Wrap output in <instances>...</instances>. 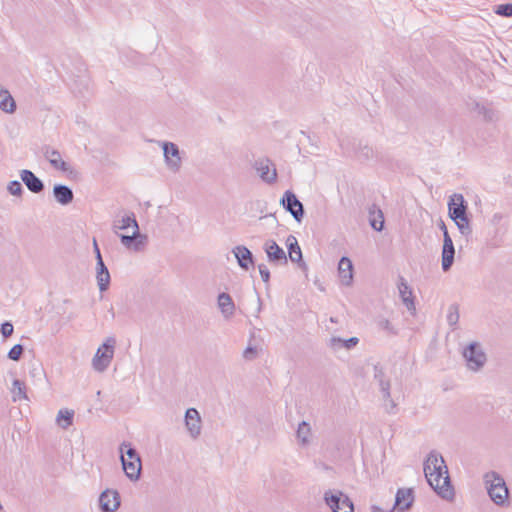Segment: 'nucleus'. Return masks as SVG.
<instances>
[{"label": "nucleus", "mask_w": 512, "mask_h": 512, "mask_svg": "<svg viewBox=\"0 0 512 512\" xmlns=\"http://www.w3.org/2000/svg\"><path fill=\"white\" fill-rule=\"evenodd\" d=\"M0 109L6 113L16 110V103L10 92L0 84Z\"/></svg>", "instance_id": "obj_24"}, {"label": "nucleus", "mask_w": 512, "mask_h": 512, "mask_svg": "<svg viewBox=\"0 0 512 512\" xmlns=\"http://www.w3.org/2000/svg\"><path fill=\"white\" fill-rule=\"evenodd\" d=\"M12 394L13 401H17L20 399H26V386L25 383L19 379H15L12 383Z\"/></svg>", "instance_id": "obj_32"}, {"label": "nucleus", "mask_w": 512, "mask_h": 512, "mask_svg": "<svg viewBox=\"0 0 512 512\" xmlns=\"http://www.w3.org/2000/svg\"><path fill=\"white\" fill-rule=\"evenodd\" d=\"M439 227L443 231V235H445V231H448V230H447V227H446V225H445V223L443 221H441Z\"/></svg>", "instance_id": "obj_51"}, {"label": "nucleus", "mask_w": 512, "mask_h": 512, "mask_svg": "<svg viewBox=\"0 0 512 512\" xmlns=\"http://www.w3.org/2000/svg\"><path fill=\"white\" fill-rule=\"evenodd\" d=\"M116 340L114 337H108L105 342L97 349L93 358V368L98 372L105 371L114 356Z\"/></svg>", "instance_id": "obj_6"}, {"label": "nucleus", "mask_w": 512, "mask_h": 512, "mask_svg": "<svg viewBox=\"0 0 512 512\" xmlns=\"http://www.w3.org/2000/svg\"><path fill=\"white\" fill-rule=\"evenodd\" d=\"M96 280L101 292H104L109 288L111 277L105 263L96 264Z\"/></svg>", "instance_id": "obj_23"}, {"label": "nucleus", "mask_w": 512, "mask_h": 512, "mask_svg": "<svg viewBox=\"0 0 512 512\" xmlns=\"http://www.w3.org/2000/svg\"><path fill=\"white\" fill-rule=\"evenodd\" d=\"M120 461L125 475L131 481L138 480L142 468L141 460L126 459L124 455H120Z\"/></svg>", "instance_id": "obj_17"}, {"label": "nucleus", "mask_w": 512, "mask_h": 512, "mask_svg": "<svg viewBox=\"0 0 512 512\" xmlns=\"http://www.w3.org/2000/svg\"><path fill=\"white\" fill-rule=\"evenodd\" d=\"M89 76L86 65L79 61L75 66V72H71L69 88L75 95H84L89 88Z\"/></svg>", "instance_id": "obj_7"}, {"label": "nucleus", "mask_w": 512, "mask_h": 512, "mask_svg": "<svg viewBox=\"0 0 512 512\" xmlns=\"http://www.w3.org/2000/svg\"><path fill=\"white\" fill-rule=\"evenodd\" d=\"M161 147L163 149L164 161L168 169L172 172H178L182 164L178 146L173 142L164 141L161 143Z\"/></svg>", "instance_id": "obj_10"}, {"label": "nucleus", "mask_w": 512, "mask_h": 512, "mask_svg": "<svg viewBox=\"0 0 512 512\" xmlns=\"http://www.w3.org/2000/svg\"><path fill=\"white\" fill-rule=\"evenodd\" d=\"M359 153L365 158V159H368L372 156L373 154V151H372V148L368 147V146H364L362 148H360L359 150Z\"/></svg>", "instance_id": "obj_44"}, {"label": "nucleus", "mask_w": 512, "mask_h": 512, "mask_svg": "<svg viewBox=\"0 0 512 512\" xmlns=\"http://www.w3.org/2000/svg\"><path fill=\"white\" fill-rule=\"evenodd\" d=\"M338 275L343 285L349 286L353 281V264L352 261L343 256L338 263Z\"/></svg>", "instance_id": "obj_19"}, {"label": "nucleus", "mask_w": 512, "mask_h": 512, "mask_svg": "<svg viewBox=\"0 0 512 512\" xmlns=\"http://www.w3.org/2000/svg\"><path fill=\"white\" fill-rule=\"evenodd\" d=\"M369 222L371 227L380 232L383 230L384 227V215L381 209L377 208L375 205H373L369 209Z\"/></svg>", "instance_id": "obj_26"}, {"label": "nucleus", "mask_w": 512, "mask_h": 512, "mask_svg": "<svg viewBox=\"0 0 512 512\" xmlns=\"http://www.w3.org/2000/svg\"><path fill=\"white\" fill-rule=\"evenodd\" d=\"M258 270L263 282L268 283L270 280V271L265 264H259Z\"/></svg>", "instance_id": "obj_41"}, {"label": "nucleus", "mask_w": 512, "mask_h": 512, "mask_svg": "<svg viewBox=\"0 0 512 512\" xmlns=\"http://www.w3.org/2000/svg\"><path fill=\"white\" fill-rule=\"evenodd\" d=\"M7 190L13 196H21L23 193L22 184L18 180L10 181Z\"/></svg>", "instance_id": "obj_36"}, {"label": "nucleus", "mask_w": 512, "mask_h": 512, "mask_svg": "<svg viewBox=\"0 0 512 512\" xmlns=\"http://www.w3.org/2000/svg\"><path fill=\"white\" fill-rule=\"evenodd\" d=\"M323 500L332 512L354 511L351 499L340 490L329 489L325 491Z\"/></svg>", "instance_id": "obj_5"}, {"label": "nucleus", "mask_w": 512, "mask_h": 512, "mask_svg": "<svg viewBox=\"0 0 512 512\" xmlns=\"http://www.w3.org/2000/svg\"><path fill=\"white\" fill-rule=\"evenodd\" d=\"M359 343V339L357 337H350L348 339H342L340 337H332L329 340V347L337 351L341 348H345L347 350H350L354 348Z\"/></svg>", "instance_id": "obj_25"}, {"label": "nucleus", "mask_w": 512, "mask_h": 512, "mask_svg": "<svg viewBox=\"0 0 512 512\" xmlns=\"http://www.w3.org/2000/svg\"><path fill=\"white\" fill-rule=\"evenodd\" d=\"M73 200V191L71 188L66 186V204L70 203Z\"/></svg>", "instance_id": "obj_49"}, {"label": "nucleus", "mask_w": 512, "mask_h": 512, "mask_svg": "<svg viewBox=\"0 0 512 512\" xmlns=\"http://www.w3.org/2000/svg\"><path fill=\"white\" fill-rule=\"evenodd\" d=\"M64 421V409H60L58 411V414H57V417H56V422L57 424L60 426V427H64V425L62 424Z\"/></svg>", "instance_id": "obj_47"}, {"label": "nucleus", "mask_w": 512, "mask_h": 512, "mask_svg": "<svg viewBox=\"0 0 512 512\" xmlns=\"http://www.w3.org/2000/svg\"><path fill=\"white\" fill-rule=\"evenodd\" d=\"M23 351H24V347L23 345L21 344H16L14 345L8 352L7 354V357L10 359V360H13V361H18L20 360L22 354H23Z\"/></svg>", "instance_id": "obj_34"}, {"label": "nucleus", "mask_w": 512, "mask_h": 512, "mask_svg": "<svg viewBox=\"0 0 512 512\" xmlns=\"http://www.w3.org/2000/svg\"><path fill=\"white\" fill-rule=\"evenodd\" d=\"M100 508L103 512H114L120 505L119 493L116 490H105L99 497Z\"/></svg>", "instance_id": "obj_13"}, {"label": "nucleus", "mask_w": 512, "mask_h": 512, "mask_svg": "<svg viewBox=\"0 0 512 512\" xmlns=\"http://www.w3.org/2000/svg\"><path fill=\"white\" fill-rule=\"evenodd\" d=\"M487 493L493 503L500 507L509 504V490L503 477L495 471L486 473L483 477Z\"/></svg>", "instance_id": "obj_3"}, {"label": "nucleus", "mask_w": 512, "mask_h": 512, "mask_svg": "<svg viewBox=\"0 0 512 512\" xmlns=\"http://www.w3.org/2000/svg\"><path fill=\"white\" fill-rule=\"evenodd\" d=\"M340 146L342 147V149H345V148H344V143H343V142H341V143H340Z\"/></svg>", "instance_id": "obj_53"}, {"label": "nucleus", "mask_w": 512, "mask_h": 512, "mask_svg": "<svg viewBox=\"0 0 512 512\" xmlns=\"http://www.w3.org/2000/svg\"><path fill=\"white\" fill-rule=\"evenodd\" d=\"M94 251H95V254H96V255H98V252H100V249H99V247H98V245H97L96 240H94Z\"/></svg>", "instance_id": "obj_52"}, {"label": "nucleus", "mask_w": 512, "mask_h": 512, "mask_svg": "<svg viewBox=\"0 0 512 512\" xmlns=\"http://www.w3.org/2000/svg\"><path fill=\"white\" fill-rule=\"evenodd\" d=\"M74 411L66 409V428L73 423Z\"/></svg>", "instance_id": "obj_46"}, {"label": "nucleus", "mask_w": 512, "mask_h": 512, "mask_svg": "<svg viewBox=\"0 0 512 512\" xmlns=\"http://www.w3.org/2000/svg\"><path fill=\"white\" fill-rule=\"evenodd\" d=\"M455 248L454 246L442 248L441 265L444 272L450 270L454 263Z\"/></svg>", "instance_id": "obj_30"}, {"label": "nucleus", "mask_w": 512, "mask_h": 512, "mask_svg": "<svg viewBox=\"0 0 512 512\" xmlns=\"http://www.w3.org/2000/svg\"><path fill=\"white\" fill-rule=\"evenodd\" d=\"M44 155L55 169L64 171V160L62 159V155L59 151L47 148Z\"/></svg>", "instance_id": "obj_28"}, {"label": "nucleus", "mask_w": 512, "mask_h": 512, "mask_svg": "<svg viewBox=\"0 0 512 512\" xmlns=\"http://www.w3.org/2000/svg\"><path fill=\"white\" fill-rule=\"evenodd\" d=\"M459 321V312L457 306H450L448 315H447V322L450 326H455Z\"/></svg>", "instance_id": "obj_37"}, {"label": "nucleus", "mask_w": 512, "mask_h": 512, "mask_svg": "<svg viewBox=\"0 0 512 512\" xmlns=\"http://www.w3.org/2000/svg\"><path fill=\"white\" fill-rule=\"evenodd\" d=\"M286 245L290 260L297 263L302 270H307V264L303 261L302 251L296 237L289 235L286 240Z\"/></svg>", "instance_id": "obj_16"}, {"label": "nucleus", "mask_w": 512, "mask_h": 512, "mask_svg": "<svg viewBox=\"0 0 512 512\" xmlns=\"http://www.w3.org/2000/svg\"><path fill=\"white\" fill-rule=\"evenodd\" d=\"M494 11L499 16L512 17V3L500 4Z\"/></svg>", "instance_id": "obj_35"}, {"label": "nucleus", "mask_w": 512, "mask_h": 512, "mask_svg": "<svg viewBox=\"0 0 512 512\" xmlns=\"http://www.w3.org/2000/svg\"><path fill=\"white\" fill-rule=\"evenodd\" d=\"M264 250L270 262L275 264H287L285 251L274 240L266 241Z\"/></svg>", "instance_id": "obj_14"}, {"label": "nucleus", "mask_w": 512, "mask_h": 512, "mask_svg": "<svg viewBox=\"0 0 512 512\" xmlns=\"http://www.w3.org/2000/svg\"><path fill=\"white\" fill-rule=\"evenodd\" d=\"M103 263H104V261H103L101 252H98V255H96V264H103Z\"/></svg>", "instance_id": "obj_50"}, {"label": "nucleus", "mask_w": 512, "mask_h": 512, "mask_svg": "<svg viewBox=\"0 0 512 512\" xmlns=\"http://www.w3.org/2000/svg\"><path fill=\"white\" fill-rule=\"evenodd\" d=\"M120 240H121V243L127 248H129L131 246L133 241H137V243L135 244V250H138V246L144 244V242L146 240V236L142 235L139 230H134L132 235L122 234L120 236Z\"/></svg>", "instance_id": "obj_27"}, {"label": "nucleus", "mask_w": 512, "mask_h": 512, "mask_svg": "<svg viewBox=\"0 0 512 512\" xmlns=\"http://www.w3.org/2000/svg\"><path fill=\"white\" fill-rule=\"evenodd\" d=\"M311 434V427L308 422L302 421L299 423L296 436L301 445L306 446L309 444V437Z\"/></svg>", "instance_id": "obj_31"}, {"label": "nucleus", "mask_w": 512, "mask_h": 512, "mask_svg": "<svg viewBox=\"0 0 512 512\" xmlns=\"http://www.w3.org/2000/svg\"><path fill=\"white\" fill-rule=\"evenodd\" d=\"M129 227H133L134 230H139V225L134 213L123 216L121 220L114 222L113 225L115 230H125Z\"/></svg>", "instance_id": "obj_29"}, {"label": "nucleus", "mask_w": 512, "mask_h": 512, "mask_svg": "<svg viewBox=\"0 0 512 512\" xmlns=\"http://www.w3.org/2000/svg\"><path fill=\"white\" fill-rule=\"evenodd\" d=\"M424 473L430 487L443 499L454 496V490L448 475V468L442 455L432 450L424 462Z\"/></svg>", "instance_id": "obj_1"}, {"label": "nucleus", "mask_w": 512, "mask_h": 512, "mask_svg": "<svg viewBox=\"0 0 512 512\" xmlns=\"http://www.w3.org/2000/svg\"><path fill=\"white\" fill-rule=\"evenodd\" d=\"M454 246L452 238L450 237L448 231H445V235H443V246L442 248H447Z\"/></svg>", "instance_id": "obj_43"}, {"label": "nucleus", "mask_w": 512, "mask_h": 512, "mask_svg": "<svg viewBox=\"0 0 512 512\" xmlns=\"http://www.w3.org/2000/svg\"><path fill=\"white\" fill-rule=\"evenodd\" d=\"M413 500L414 496L412 489H398L395 496V507L400 511H405L411 507Z\"/></svg>", "instance_id": "obj_21"}, {"label": "nucleus", "mask_w": 512, "mask_h": 512, "mask_svg": "<svg viewBox=\"0 0 512 512\" xmlns=\"http://www.w3.org/2000/svg\"><path fill=\"white\" fill-rule=\"evenodd\" d=\"M257 356V350L255 347L253 346H248L244 352H243V357L246 359V360H253L255 359Z\"/></svg>", "instance_id": "obj_42"}, {"label": "nucleus", "mask_w": 512, "mask_h": 512, "mask_svg": "<svg viewBox=\"0 0 512 512\" xmlns=\"http://www.w3.org/2000/svg\"><path fill=\"white\" fill-rule=\"evenodd\" d=\"M462 355L466 361L467 368L473 372L480 371L487 361L486 353L478 342H472L467 345L463 349Z\"/></svg>", "instance_id": "obj_4"}, {"label": "nucleus", "mask_w": 512, "mask_h": 512, "mask_svg": "<svg viewBox=\"0 0 512 512\" xmlns=\"http://www.w3.org/2000/svg\"><path fill=\"white\" fill-rule=\"evenodd\" d=\"M56 200L64 205V184H56L53 189Z\"/></svg>", "instance_id": "obj_40"}, {"label": "nucleus", "mask_w": 512, "mask_h": 512, "mask_svg": "<svg viewBox=\"0 0 512 512\" xmlns=\"http://www.w3.org/2000/svg\"><path fill=\"white\" fill-rule=\"evenodd\" d=\"M280 203L283 208L293 216L295 221L299 223L302 221L304 216V207L295 193L290 190L285 191Z\"/></svg>", "instance_id": "obj_9"}, {"label": "nucleus", "mask_w": 512, "mask_h": 512, "mask_svg": "<svg viewBox=\"0 0 512 512\" xmlns=\"http://www.w3.org/2000/svg\"><path fill=\"white\" fill-rule=\"evenodd\" d=\"M377 326L380 330H383L387 333L394 334L395 330L390 321L386 318H379L377 320Z\"/></svg>", "instance_id": "obj_38"}, {"label": "nucleus", "mask_w": 512, "mask_h": 512, "mask_svg": "<svg viewBox=\"0 0 512 512\" xmlns=\"http://www.w3.org/2000/svg\"><path fill=\"white\" fill-rule=\"evenodd\" d=\"M374 380L377 382L382 398L385 402V408L389 413H393L396 408V403L391 398L390 393V379L387 377L383 368L380 365H374Z\"/></svg>", "instance_id": "obj_8"}, {"label": "nucleus", "mask_w": 512, "mask_h": 512, "mask_svg": "<svg viewBox=\"0 0 512 512\" xmlns=\"http://www.w3.org/2000/svg\"><path fill=\"white\" fill-rule=\"evenodd\" d=\"M479 112L482 113L485 119L488 121H492L494 118V113L485 107H482V109Z\"/></svg>", "instance_id": "obj_45"}, {"label": "nucleus", "mask_w": 512, "mask_h": 512, "mask_svg": "<svg viewBox=\"0 0 512 512\" xmlns=\"http://www.w3.org/2000/svg\"><path fill=\"white\" fill-rule=\"evenodd\" d=\"M232 252L237 259L238 265L242 269L248 270L250 267L254 266L253 254L246 246L238 245Z\"/></svg>", "instance_id": "obj_18"}, {"label": "nucleus", "mask_w": 512, "mask_h": 512, "mask_svg": "<svg viewBox=\"0 0 512 512\" xmlns=\"http://www.w3.org/2000/svg\"><path fill=\"white\" fill-rule=\"evenodd\" d=\"M14 332L13 324L10 321H5L0 326V333L4 339L9 338Z\"/></svg>", "instance_id": "obj_39"}, {"label": "nucleus", "mask_w": 512, "mask_h": 512, "mask_svg": "<svg viewBox=\"0 0 512 512\" xmlns=\"http://www.w3.org/2000/svg\"><path fill=\"white\" fill-rule=\"evenodd\" d=\"M120 455H124L126 459L141 460L137 450L129 442H123L119 448Z\"/></svg>", "instance_id": "obj_33"}, {"label": "nucleus", "mask_w": 512, "mask_h": 512, "mask_svg": "<svg viewBox=\"0 0 512 512\" xmlns=\"http://www.w3.org/2000/svg\"><path fill=\"white\" fill-rule=\"evenodd\" d=\"M468 205L464 196L460 193H454L448 201V214L451 220L457 226L461 235L468 237L472 234V228L468 217Z\"/></svg>", "instance_id": "obj_2"}, {"label": "nucleus", "mask_w": 512, "mask_h": 512, "mask_svg": "<svg viewBox=\"0 0 512 512\" xmlns=\"http://www.w3.org/2000/svg\"><path fill=\"white\" fill-rule=\"evenodd\" d=\"M254 167L262 181L268 184H273L276 182L277 171L269 159L263 158L257 160Z\"/></svg>", "instance_id": "obj_11"}, {"label": "nucleus", "mask_w": 512, "mask_h": 512, "mask_svg": "<svg viewBox=\"0 0 512 512\" xmlns=\"http://www.w3.org/2000/svg\"><path fill=\"white\" fill-rule=\"evenodd\" d=\"M399 296L409 311H415V303L412 294V290L409 287L407 281L403 277H399L398 283Z\"/></svg>", "instance_id": "obj_20"}, {"label": "nucleus", "mask_w": 512, "mask_h": 512, "mask_svg": "<svg viewBox=\"0 0 512 512\" xmlns=\"http://www.w3.org/2000/svg\"><path fill=\"white\" fill-rule=\"evenodd\" d=\"M185 426L189 435L196 439L201 434V417L197 409L188 408L185 412Z\"/></svg>", "instance_id": "obj_12"}, {"label": "nucleus", "mask_w": 512, "mask_h": 512, "mask_svg": "<svg viewBox=\"0 0 512 512\" xmlns=\"http://www.w3.org/2000/svg\"><path fill=\"white\" fill-rule=\"evenodd\" d=\"M20 178L27 187V189L32 193L39 194L44 190L43 181L39 177H37L31 170H21Z\"/></svg>", "instance_id": "obj_15"}, {"label": "nucleus", "mask_w": 512, "mask_h": 512, "mask_svg": "<svg viewBox=\"0 0 512 512\" xmlns=\"http://www.w3.org/2000/svg\"><path fill=\"white\" fill-rule=\"evenodd\" d=\"M65 171H66V177L68 178H73V179H76L77 178V172H75L70 166H68L66 164V168H65Z\"/></svg>", "instance_id": "obj_48"}, {"label": "nucleus", "mask_w": 512, "mask_h": 512, "mask_svg": "<svg viewBox=\"0 0 512 512\" xmlns=\"http://www.w3.org/2000/svg\"><path fill=\"white\" fill-rule=\"evenodd\" d=\"M217 304L218 308L220 309L223 317L225 319L231 318L235 313V304L232 300L231 296L226 293L222 292L218 295L217 298Z\"/></svg>", "instance_id": "obj_22"}]
</instances>
